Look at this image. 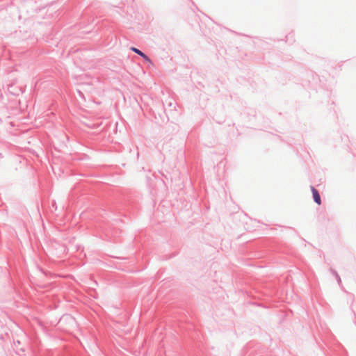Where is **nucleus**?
<instances>
[{"label":"nucleus","instance_id":"3","mask_svg":"<svg viewBox=\"0 0 356 356\" xmlns=\"http://www.w3.org/2000/svg\"><path fill=\"white\" fill-rule=\"evenodd\" d=\"M335 275H336V277H337L339 283L341 284V278L339 277V276L338 275V274L337 273H335Z\"/></svg>","mask_w":356,"mask_h":356},{"label":"nucleus","instance_id":"2","mask_svg":"<svg viewBox=\"0 0 356 356\" xmlns=\"http://www.w3.org/2000/svg\"><path fill=\"white\" fill-rule=\"evenodd\" d=\"M131 51H133L134 52L138 54V55H140L141 57H143L145 60L147 61H150L149 58L145 54H143L141 51H140L139 49L135 48V47H131L130 49Z\"/></svg>","mask_w":356,"mask_h":356},{"label":"nucleus","instance_id":"1","mask_svg":"<svg viewBox=\"0 0 356 356\" xmlns=\"http://www.w3.org/2000/svg\"><path fill=\"white\" fill-rule=\"evenodd\" d=\"M311 190L315 202L320 205L321 204V200L318 191L314 187H312Z\"/></svg>","mask_w":356,"mask_h":356}]
</instances>
